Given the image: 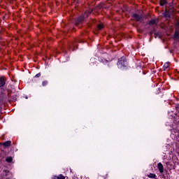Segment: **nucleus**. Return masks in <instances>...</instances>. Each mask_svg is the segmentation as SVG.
I'll list each match as a JSON object with an SVG mask.
<instances>
[{"instance_id": "nucleus-16", "label": "nucleus", "mask_w": 179, "mask_h": 179, "mask_svg": "<svg viewBox=\"0 0 179 179\" xmlns=\"http://www.w3.org/2000/svg\"><path fill=\"white\" fill-rule=\"evenodd\" d=\"M169 62H166L164 64L163 68H164V69H167L169 68Z\"/></svg>"}, {"instance_id": "nucleus-3", "label": "nucleus", "mask_w": 179, "mask_h": 179, "mask_svg": "<svg viewBox=\"0 0 179 179\" xmlns=\"http://www.w3.org/2000/svg\"><path fill=\"white\" fill-rule=\"evenodd\" d=\"M118 68H124L125 66V57H122L117 62Z\"/></svg>"}, {"instance_id": "nucleus-2", "label": "nucleus", "mask_w": 179, "mask_h": 179, "mask_svg": "<svg viewBox=\"0 0 179 179\" xmlns=\"http://www.w3.org/2000/svg\"><path fill=\"white\" fill-rule=\"evenodd\" d=\"M5 85H6V78L4 76L0 77V90H1V92H5V90L2 88L3 86H5Z\"/></svg>"}, {"instance_id": "nucleus-14", "label": "nucleus", "mask_w": 179, "mask_h": 179, "mask_svg": "<svg viewBox=\"0 0 179 179\" xmlns=\"http://www.w3.org/2000/svg\"><path fill=\"white\" fill-rule=\"evenodd\" d=\"M163 15L164 17H170V13L167 12V10H165V12L163 13Z\"/></svg>"}, {"instance_id": "nucleus-1", "label": "nucleus", "mask_w": 179, "mask_h": 179, "mask_svg": "<svg viewBox=\"0 0 179 179\" xmlns=\"http://www.w3.org/2000/svg\"><path fill=\"white\" fill-rule=\"evenodd\" d=\"M131 20L142 23L143 22V15L135 13L131 15Z\"/></svg>"}, {"instance_id": "nucleus-4", "label": "nucleus", "mask_w": 179, "mask_h": 179, "mask_svg": "<svg viewBox=\"0 0 179 179\" xmlns=\"http://www.w3.org/2000/svg\"><path fill=\"white\" fill-rule=\"evenodd\" d=\"M147 24H150V26H157L159 24V20L157 18L152 19Z\"/></svg>"}, {"instance_id": "nucleus-8", "label": "nucleus", "mask_w": 179, "mask_h": 179, "mask_svg": "<svg viewBox=\"0 0 179 179\" xmlns=\"http://www.w3.org/2000/svg\"><path fill=\"white\" fill-rule=\"evenodd\" d=\"M11 143H12V141H5L4 143H1L0 145H1V146H3V148H9Z\"/></svg>"}, {"instance_id": "nucleus-18", "label": "nucleus", "mask_w": 179, "mask_h": 179, "mask_svg": "<svg viewBox=\"0 0 179 179\" xmlns=\"http://www.w3.org/2000/svg\"><path fill=\"white\" fill-rule=\"evenodd\" d=\"M103 27H104V26H103V24H98L99 30H101Z\"/></svg>"}, {"instance_id": "nucleus-22", "label": "nucleus", "mask_w": 179, "mask_h": 179, "mask_svg": "<svg viewBox=\"0 0 179 179\" xmlns=\"http://www.w3.org/2000/svg\"><path fill=\"white\" fill-rule=\"evenodd\" d=\"M53 179H58V176H54Z\"/></svg>"}, {"instance_id": "nucleus-20", "label": "nucleus", "mask_w": 179, "mask_h": 179, "mask_svg": "<svg viewBox=\"0 0 179 179\" xmlns=\"http://www.w3.org/2000/svg\"><path fill=\"white\" fill-rule=\"evenodd\" d=\"M41 76V73H38L35 76V78H40Z\"/></svg>"}, {"instance_id": "nucleus-13", "label": "nucleus", "mask_w": 179, "mask_h": 179, "mask_svg": "<svg viewBox=\"0 0 179 179\" xmlns=\"http://www.w3.org/2000/svg\"><path fill=\"white\" fill-rule=\"evenodd\" d=\"M147 177H148L149 178H156V174L150 173V174L147 175Z\"/></svg>"}, {"instance_id": "nucleus-21", "label": "nucleus", "mask_w": 179, "mask_h": 179, "mask_svg": "<svg viewBox=\"0 0 179 179\" xmlns=\"http://www.w3.org/2000/svg\"><path fill=\"white\" fill-rule=\"evenodd\" d=\"M13 100H16V95L13 96Z\"/></svg>"}, {"instance_id": "nucleus-10", "label": "nucleus", "mask_w": 179, "mask_h": 179, "mask_svg": "<svg viewBox=\"0 0 179 179\" xmlns=\"http://www.w3.org/2000/svg\"><path fill=\"white\" fill-rule=\"evenodd\" d=\"M160 6H164V5H167V0H160L159 1Z\"/></svg>"}, {"instance_id": "nucleus-11", "label": "nucleus", "mask_w": 179, "mask_h": 179, "mask_svg": "<svg viewBox=\"0 0 179 179\" xmlns=\"http://www.w3.org/2000/svg\"><path fill=\"white\" fill-rule=\"evenodd\" d=\"M90 13H92L89 12V11H85L83 15V16H84V19H85V17H89V16L90 15Z\"/></svg>"}, {"instance_id": "nucleus-12", "label": "nucleus", "mask_w": 179, "mask_h": 179, "mask_svg": "<svg viewBox=\"0 0 179 179\" xmlns=\"http://www.w3.org/2000/svg\"><path fill=\"white\" fill-rule=\"evenodd\" d=\"M13 160V158H12V157H7L6 158V162H7V163H12Z\"/></svg>"}, {"instance_id": "nucleus-19", "label": "nucleus", "mask_w": 179, "mask_h": 179, "mask_svg": "<svg viewBox=\"0 0 179 179\" xmlns=\"http://www.w3.org/2000/svg\"><path fill=\"white\" fill-rule=\"evenodd\" d=\"M48 85V81L45 80L42 83V86H47Z\"/></svg>"}, {"instance_id": "nucleus-7", "label": "nucleus", "mask_w": 179, "mask_h": 179, "mask_svg": "<svg viewBox=\"0 0 179 179\" xmlns=\"http://www.w3.org/2000/svg\"><path fill=\"white\" fill-rule=\"evenodd\" d=\"M8 98L3 95L0 96V108H2V104H3V101H6Z\"/></svg>"}, {"instance_id": "nucleus-15", "label": "nucleus", "mask_w": 179, "mask_h": 179, "mask_svg": "<svg viewBox=\"0 0 179 179\" xmlns=\"http://www.w3.org/2000/svg\"><path fill=\"white\" fill-rule=\"evenodd\" d=\"M103 8H104V4L103 3H101L97 6L98 9H103Z\"/></svg>"}, {"instance_id": "nucleus-23", "label": "nucleus", "mask_w": 179, "mask_h": 179, "mask_svg": "<svg viewBox=\"0 0 179 179\" xmlns=\"http://www.w3.org/2000/svg\"><path fill=\"white\" fill-rule=\"evenodd\" d=\"M25 99H28V97H27V96H25Z\"/></svg>"}, {"instance_id": "nucleus-9", "label": "nucleus", "mask_w": 179, "mask_h": 179, "mask_svg": "<svg viewBox=\"0 0 179 179\" xmlns=\"http://www.w3.org/2000/svg\"><path fill=\"white\" fill-rule=\"evenodd\" d=\"M173 38L175 40H179V31H176L174 36H173Z\"/></svg>"}, {"instance_id": "nucleus-24", "label": "nucleus", "mask_w": 179, "mask_h": 179, "mask_svg": "<svg viewBox=\"0 0 179 179\" xmlns=\"http://www.w3.org/2000/svg\"><path fill=\"white\" fill-rule=\"evenodd\" d=\"M8 96H9V93L8 94Z\"/></svg>"}, {"instance_id": "nucleus-6", "label": "nucleus", "mask_w": 179, "mask_h": 179, "mask_svg": "<svg viewBox=\"0 0 179 179\" xmlns=\"http://www.w3.org/2000/svg\"><path fill=\"white\" fill-rule=\"evenodd\" d=\"M157 168L161 174L164 173V166H163V164H162L161 162L158 163Z\"/></svg>"}, {"instance_id": "nucleus-17", "label": "nucleus", "mask_w": 179, "mask_h": 179, "mask_svg": "<svg viewBox=\"0 0 179 179\" xmlns=\"http://www.w3.org/2000/svg\"><path fill=\"white\" fill-rule=\"evenodd\" d=\"M57 179H65V176H64L62 174H60L57 176Z\"/></svg>"}, {"instance_id": "nucleus-5", "label": "nucleus", "mask_w": 179, "mask_h": 179, "mask_svg": "<svg viewBox=\"0 0 179 179\" xmlns=\"http://www.w3.org/2000/svg\"><path fill=\"white\" fill-rule=\"evenodd\" d=\"M85 20V16L80 15L76 20V26H79L80 23H82Z\"/></svg>"}]
</instances>
